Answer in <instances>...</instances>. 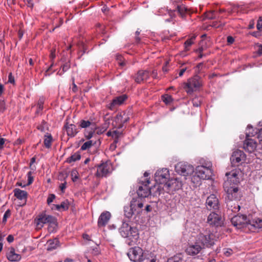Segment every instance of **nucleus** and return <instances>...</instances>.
<instances>
[{
    "label": "nucleus",
    "mask_w": 262,
    "mask_h": 262,
    "mask_svg": "<svg viewBox=\"0 0 262 262\" xmlns=\"http://www.w3.org/2000/svg\"><path fill=\"white\" fill-rule=\"evenodd\" d=\"M43 99H40L38 101L37 104L38 110L37 112L38 113L39 111H41L43 108Z\"/></svg>",
    "instance_id": "obj_46"
},
{
    "label": "nucleus",
    "mask_w": 262,
    "mask_h": 262,
    "mask_svg": "<svg viewBox=\"0 0 262 262\" xmlns=\"http://www.w3.org/2000/svg\"><path fill=\"white\" fill-rule=\"evenodd\" d=\"M139 262H156V259L151 253H143Z\"/></svg>",
    "instance_id": "obj_28"
},
{
    "label": "nucleus",
    "mask_w": 262,
    "mask_h": 262,
    "mask_svg": "<svg viewBox=\"0 0 262 262\" xmlns=\"http://www.w3.org/2000/svg\"><path fill=\"white\" fill-rule=\"evenodd\" d=\"M157 72L156 70H153L152 71V75L154 78H157Z\"/></svg>",
    "instance_id": "obj_63"
},
{
    "label": "nucleus",
    "mask_w": 262,
    "mask_h": 262,
    "mask_svg": "<svg viewBox=\"0 0 262 262\" xmlns=\"http://www.w3.org/2000/svg\"><path fill=\"white\" fill-rule=\"evenodd\" d=\"M55 207L58 210H67L69 208V203L67 201H63L60 205H56Z\"/></svg>",
    "instance_id": "obj_34"
},
{
    "label": "nucleus",
    "mask_w": 262,
    "mask_h": 262,
    "mask_svg": "<svg viewBox=\"0 0 262 262\" xmlns=\"http://www.w3.org/2000/svg\"><path fill=\"white\" fill-rule=\"evenodd\" d=\"M55 49H53L52 50H51L50 57L52 59H53L55 58Z\"/></svg>",
    "instance_id": "obj_58"
},
{
    "label": "nucleus",
    "mask_w": 262,
    "mask_h": 262,
    "mask_svg": "<svg viewBox=\"0 0 262 262\" xmlns=\"http://www.w3.org/2000/svg\"><path fill=\"white\" fill-rule=\"evenodd\" d=\"M8 82L14 84V78L12 76V74L10 73L8 76Z\"/></svg>",
    "instance_id": "obj_52"
},
{
    "label": "nucleus",
    "mask_w": 262,
    "mask_h": 262,
    "mask_svg": "<svg viewBox=\"0 0 262 262\" xmlns=\"http://www.w3.org/2000/svg\"><path fill=\"white\" fill-rule=\"evenodd\" d=\"M7 257L10 261H18L20 260L21 256L20 254L16 253L15 249L11 247L8 249Z\"/></svg>",
    "instance_id": "obj_25"
},
{
    "label": "nucleus",
    "mask_w": 262,
    "mask_h": 262,
    "mask_svg": "<svg viewBox=\"0 0 262 262\" xmlns=\"http://www.w3.org/2000/svg\"><path fill=\"white\" fill-rule=\"evenodd\" d=\"M226 202L227 211L229 214L232 215V213H235L238 212L240 209V206L236 201H227Z\"/></svg>",
    "instance_id": "obj_21"
},
{
    "label": "nucleus",
    "mask_w": 262,
    "mask_h": 262,
    "mask_svg": "<svg viewBox=\"0 0 262 262\" xmlns=\"http://www.w3.org/2000/svg\"><path fill=\"white\" fill-rule=\"evenodd\" d=\"M53 141V138L51 134H47L45 135L44 139V145L45 147L47 148H49L51 146V144Z\"/></svg>",
    "instance_id": "obj_32"
},
{
    "label": "nucleus",
    "mask_w": 262,
    "mask_h": 262,
    "mask_svg": "<svg viewBox=\"0 0 262 262\" xmlns=\"http://www.w3.org/2000/svg\"><path fill=\"white\" fill-rule=\"evenodd\" d=\"M6 109L5 106V103L4 101H1L0 102V111L1 112H4Z\"/></svg>",
    "instance_id": "obj_51"
},
{
    "label": "nucleus",
    "mask_w": 262,
    "mask_h": 262,
    "mask_svg": "<svg viewBox=\"0 0 262 262\" xmlns=\"http://www.w3.org/2000/svg\"><path fill=\"white\" fill-rule=\"evenodd\" d=\"M119 232L124 238H128L132 241L138 238V231L135 227H132L128 224L123 222L119 228Z\"/></svg>",
    "instance_id": "obj_5"
},
{
    "label": "nucleus",
    "mask_w": 262,
    "mask_h": 262,
    "mask_svg": "<svg viewBox=\"0 0 262 262\" xmlns=\"http://www.w3.org/2000/svg\"><path fill=\"white\" fill-rule=\"evenodd\" d=\"M94 133V130H93V128H92V130L90 131H85L84 133L85 137L88 139H91Z\"/></svg>",
    "instance_id": "obj_45"
},
{
    "label": "nucleus",
    "mask_w": 262,
    "mask_h": 262,
    "mask_svg": "<svg viewBox=\"0 0 262 262\" xmlns=\"http://www.w3.org/2000/svg\"><path fill=\"white\" fill-rule=\"evenodd\" d=\"M92 145L93 142L92 140L86 141L81 146V149L82 150L89 149L92 146Z\"/></svg>",
    "instance_id": "obj_38"
},
{
    "label": "nucleus",
    "mask_w": 262,
    "mask_h": 262,
    "mask_svg": "<svg viewBox=\"0 0 262 262\" xmlns=\"http://www.w3.org/2000/svg\"><path fill=\"white\" fill-rule=\"evenodd\" d=\"M182 257L181 254L174 255L173 257L169 258L167 262H181L182 261Z\"/></svg>",
    "instance_id": "obj_36"
},
{
    "label": "nucleus",
    "mask_w": 262,
    "mask_h": 262,
    "mask_svg": "<svg viewBox=\"0 0 262 262\" xmlns=\"http://www.w3.org/2000/svg\"><path fill=\"white\" fill-rule=\"evenodd\" d=\"M80 158L81 156L80 154L77 152H76L67 159V162L69 163H71L72 162H74L76 161L80 160Z\"/></svg>",
    "instance_id": "obj_33"
},
{
    "label": "nucleus",
    "mask_w": 262,
    "mask_h": 262,
    "mask_svg": "<svg viewBox=\"0 0 262 262\" xmlns=\"http://www.w3.org/2000/svg\"><path fill=\"white\" fill-rule=\"evenodd\" d=\"M250 136L251 135L249 131L246 133V139L244 141L243 147L246 151L252 153L256 150L257 143L254 140L249 138Z\"/></svg>",
    "instance_id": "obj_16"
},
{
    "label": "nucleus",
    "mask_w": 262,
    "mask_h": 262,
    "mask_svg": "<svg viewBox=\"0 0 262 262\" xmlns=\"http://www.w3.org/2000/svg\"><path fill=\"white\" fill-rule=\"evenodd\" d=\"M256 27H257V29L258 30H259V31L262 30V17H260L259 18L258 20H257Z\"/></svg>",
    "instance_id": "obj_47"
},
{
    "label": "nucleus",
    "mask_w": 262,
    "mask_h": 262,
    "mask_svg": "<svg viewBox=\"0 0 262 262\" xmlns=\"http://www.w3.org/2000/svg\"><path fill=\"white\" fill-rule=\"evenodd\" d=\"M14 195L18 200H27L28 193L26 191L22 190L18 188H15L13 190Z\"/></svg>",
    "instance_id": "obj_27"
},
{
    "label": "nucleus",
    "mask_w": 262,
    "mask_h": 262,
    "mask_svg": "<svg viewBox=\"0 0 262 262\" xmlns=\"http://www.w3.org/2000/svg\"><path fill=\"white\" fill-rule=\"evenodd\" d=\"M143 207V204L141 201L133 199L130 202V205L125 206L124 208V215L129 219L134 215H138L141 212Z\"/></svg>",
    "instance_id": "obj_3"
},
{
    "label": "nucleus",
    "mask_w": 262,
    "mask_h": 262,
    "mask_svg": "<svg viewBox=\"0 0 262 262\" xmlns=\"http://www.w3.org/2000/svg\"><path fill=\"white\" fill-rule=\"evenodd\" d=\"M37 228L43 227L44 224H48V230L50 232H54L57 226L56 218L52 215L42 212L39 214L35 220Z\"/></svg>",
    "instance_id": "obj_1"
},
{
    "label": "nucleus",
    "mask_w": 262,
    "mask_h": 262,
    "mask_svg": "<svg viewBox=\"0 0 262 262\" xmlns=\"http://www.w3.org/2000/svg\"><path fill=\"white\" fill-rule=\"evenodd\" d=\"M149 77V71L147 70H140L138 72L135 77L136 82L140 83L142 81L147 80Z\"/></svg>",
    "instance_id": "obj_23"
},
{
    "label": "nucleus",
    "mask_w": 262,
    "mask_h": 262,
    "mask_svg": "<svg viewBox=\"0 0 262 262\" xmlns=\"http://www.w3.org/2000/svg\"><path fill=\"white\" fill-rule=\"evenodd\" d=\"M63 128L68 136L72 137L75 136L78 132L75 125L68 122L64 124Z\"/></svg>",
    "instance_id": "obj_26"
},
{
    "label": "nucleus",
    "mask_w": 262,
    "mask_h": 262,
    "mask_svg": "<svg viewBox=\"0 0 262 262\" xmlns=\"http://www.w3.org/2000/svg\"><path fill=\"white\" fill-rule=\"evenodd\" d=\"M112 171V166L110 162H104L97 167L96 176L98 177H106Z\"/></svg>",
    "instance_id": "obj_12"
},
{
    "label": "nucleus",
    "mask_w": 262,
    "mask_h": 262,
    "mask_svg": "<svg viewBox=\"0 0 262 262\" xmlns=\"http://www.w3.org/2000/svg\"><path fill=\"white\" fill-rule=\"evenodd\" d=\"M245 154L243 151L236 150L233 152L230 157L231 164L234 166L238 165L241 162L245 160Z\"/></svg>",
    "instance_id": "obj_17"
},
{
    "label": "nucleus",
    "mask_w": 262,
    "mask_h": 262,
    "mask_svg": "<svg viewBox=\"0 0 262 262\" xmlns=\"http://www.w3.org/2000/svg\"><path fill=\"white\" fill-rule=\"evenodd\" d=\"M48 251L56 249L59 246V241L57 238L49 240L47 242Z\"/></svg>",
    "instance_id": "obj_29"
},
{
    "label": "nucleus",
    "mask_w": 262,
    "mask_h": 262,
    "mask_svg": "<svg viewBox=\"0 0 262 262\" xmlns=\"http://www.w3.org/2000/svg\"><path fill=\"white\" fill-rule=\"evenodd\" d=\"M70 67V64L69 63L67 62L65 64H64L62 67L61 68L62 69L63 73L67 71L68 69H69Z\"/></svg>",
    "instance_id": "obj_48"
},
{
    "label": "nucleus",
    "mask_w": 262,
    "mask_h": 262,
    "mask_svg": "<svg viewBox=\"0 0 262 262\" xmlns=\"http://www.w3.org/2000/svg\"><path fill=\"white\" fill-rule=\"evenodd\" d=\"M207 223L212 226H221L223 224L221 216L213 211L208 216Z\"/></svg>",
    "instance_id": "obj_19"
},
{
    "label": "nucleus",
    "mask_w": 262,
    "mask_h": 262,
    "mask_svg": "<svg viewBox=\"0 0 262 262\" xmlns=\"http://www.w3.org/2000/svg\"><path fill=\"white\" fill-rule=\"evenodd\" d=\"M176 10L182 17H184L188 10L185 5L181 4L177 5Z\"/></svg>",
    "instance_id": "obj_31"
},
{
    "label": "nucleus",
    "mask_w": 262,
    "mask_h": 262,
    "mask_svg": "<svg viewBox=\"0 0 262 262\" xmlns=\"http://www.w3.org/2000/svg\"><path fill=\"white\" fill-rule=\"evenodd\" d=\"M169 171L167 168L159 169L155 174V180L161 184H165L169 179Z\"/></svg>",
    "instance_id": "obj_13"
},
{
    "label": "nucleus",
    "mask_w": 262,
    "mask_h": 262,
    "mask_svg": "<svg viewBox=\"0 0 262 262\" xmlns=\"http://www.w3.org/2000/svg\"><path fill=\"white\" fill-rule=\"evenodd\" d=\"M72 90L74 93L76 92L78 90V88L77 85L75 84L74 80H73V87L72 88Z\"/></svg>",
    "instance_id": "obj_56"
},
{
    "label": "nucleus",
    "mask_w": 262,
    "mask_h": 262,
    "mask_svg": "<svg viewBox=\"0 0 262 262\" xmlns=\"http://www.w3.org/2000/svg\"><path fill=\"white\" fill-rule=\"evenodd\" d=\"M176 171L184 177L191 174L194 172L193 167L187 163L179 162L175 166Z\"/></svg>",
    "instance_id": "obj_10"
},
{
    "label": "nucleus",
    "mask_w": 262,
    "mask_h": 262,
    "mask_svg": "<svg viewBox=\"0 0 262 262\" xmlns=\"http://www.w3.org/2000/svg\"><path fill=\"white\" fill-rule=\"evenodd\" d=\"M241 174V171L238 169H235L230 172H226V176L227 180L225 182H228V186H236L239 183Z\"/></svg>",
    "instance_id": "obj_11"
},
{
    "label": "nucleus",
    "mask_w": 262,
    "mask_h": 262,
    "mask_svg": "<svg viewBox=\"0 0 262 262\" xmlns=\"http://www.w3.org/2000/svg\"><path fill=\"white\" fill-rule=\"evenodd\" d=\"M195 38V36L193 35L190 38L188 39L184 43L185 51H188L189 47L193 44V40Z\"/></svg>",
    "instance_id": "obj_35"
},
{
    "label": "nucleus",
    "mask_w": 262,
    "mask_h": 262,
    "mask_svg": "<svg viewBox=\"0 0 262 262\" xmlns=\"http://www.w3.org/2000/svg\"><path fill=\"white\" fill-rule=\"evenodd\" d=\"M122 134V133L121 132H120L118 130H114L113 132V135L112 136L113 137H115V138H119V137L121 136V135Z\"/></svg>",
    "instance_id": "obj_50"
},
{
    "label": "nucleus",
    "mask_w": 262,
    "mask_h": 262,
    "mask_svg": "<svg viewBox=\"0 0 262 262\" xmlns=\"http://www.w3.org/2000/svg\"><path fill=\"white\" fill-rule=\"evenodd\" d=\"M232 253V250L230 249H227L225 252H224V254L227 256H230Z\"/></svg>",
    "instance_id": "obj_59"
},
{
    "label": "nucleus",
    "mask_w": 262,
    "mask_h": 262,
    "mask_svg": "<svg viewBox=\"0 0 262 262\" xmlns=\"http://www.w3.org/2000/svg\"><path fill=\"white\" fill-rule=\"evenodd\" d=\"M11 215V211L10 209H8L5 213H4L3 218V223L5 224L7 222V220L8 217H9Z\"/></svg>",
    "instance_id": "obj_44"
},
{
    "label": "nucleus",
    "mask_w": 262,
    "mask_h": 262,
    "mask_svg": "<svg viewBox=\"0 0 262 262\" xmlns=\"http://www.w3.org/2000/svg\"><path fill=\"white\" fill-rule=\"evenodd\" d=\"M55 198V195L54 194H50L47 199L48 204H50L51 203H52Z\"/></svg>",
    "instance_id": "obj_49"
},
{
    "label": "nucleus",
    "mask_w": 262,
    "mask_h": 262,
    "mask_svg": "<svg viewBox=\"0 0 262 262\" xmlns=\"http://www.w3.org/2000/svg\"><path fill=\"white\" fill-rule=\"evenodd\" d=\"M125 116V113H120L116 115L115 118V121L116 123V125L118 126V128H121L123 126V117Z\"/></svg>",
    "instance_id": "obj_30"
},
{
    "label": "nucleus",
    "mask_w": 262,
    "mask_h": 262,
    "mask_svg": "<svg viewBox=\"0 0 262 262\" xmlns=\"http://www.w3.org/2000/svg\"><path fill=\"white\" fill-rule=\"evenodd\" d=\"M143 254V250L140 247H135L129 249L127 255L130 260L136 262L139 261Z\"/></svg>",
    "instance_id": "obj_14"
},
{
    "label": "nucleus",
    "mask_w": 262,
    "mask_h": 262,
    "mask_svg": "<svg viewBox=\"0 0 262 262\" xmlns=\"http://www.w3.org/2000/svg\"><path fill=\"white\" fill-rule=\"evenodd\" d=\"M182 183L178 178L169 179L164 184L162 189L166 192L172 194L182 188Z\"/></svg>",
    "instance_id": "obj_8"
},
{
    "label": "nucleus",
    "mask_w": 262,
    "mask_h": 262,
    "mask_svg": "<svg viewBox=\"0 0 262 262\" xmlns=\"http://www.w3.org/2000/svg\"><path fill=\"white\" fill-rule=\"evenodd\" d=\"M71 176L72 177V181L75 182L78 179V173L75 169H73L71 171Z\"/></svg>",
    "instance_id": "obj_42"
},
{
    "label": "nucleus",
    "mask_w": 262,
    "mask_h": 262,
    "mask_svg": "<svg viewBox=\"0 0 262 262\" xmlns=\"http://www.w3.org/2000/svg\"><path fill=\"white\" fill-rule=\"evenodd\" d=\"M66 185H67L66 182H64L63 183H62L60 185L59 188L62 192H63L64 191V190L66 188Z\"/></svg>",
    "instance_id": "obj_53"
},
{
    "label": "nucleus",
    "mask_w": 262,
    "mask_h": 262,
    "mask_svg": "<svg viewBox=\"0 0 262 262\" xmlns=\"http://www.w3.org/2000/svg\"><path fill=\"white\" fill-rule=\"evenodd\" d=\"M215 241V235L209 231L205 230L203 233H200L196 239L202 247H210L214 244Z\"/></svg>",
    "instance_id": "obj_6"
},
{
    "label": "nucleus",
    "mask_w": 262,
    "mask_h": 262,
    "mask_svg": "<svg viewBox=\"0 0 262 262\" xmlns=\"http://www.w3.org/2000/svg\"><path fill=\"white\" fill-rule=\"evenodd\" d=\"M258 138L260 141H262V128L259 130Z\"/></svg>",
    "instance_id": "obj_61"
},
{
    "label": "nucleus",
    "mask_w": 262,
    "mask_h": 262,
    "mask_svg": "<svg viewBox=\"0 0 262 262\" xmlns=\"http://www.w3.org/2000/svg\"><path fill=\"white\" fill-rule=\"evenodd\" d=\"M33 172L31 171H30L27 173V177H28V183L27 184V185H30L31 184L33 181L34 178L32 176Z\"/></svg>",
    "instance_id": "obj_43"
},
{
    "label": "nucleus",
    "mask_w": 262,
    "mask_h": 262,
    "mask_svg": "<svg viewBox=\"0 0 262 262\" xmlns=\"http://www.w3.org/2000/svg\"><path fill=\"white\" fill-rule=\"evenodd\" d=\"M4 86L2 84H0V96L3 93Z\"/></svg>",
    "instance_id": "obj_64"
},
{
    "label": "nucleus",
    "mask_w": 262,
    "mask_h": 262,
    "mask_svg": "<svg viewBox=\"0 0 262 262\" xmlns=\"http://www.w3.org/2000/svg\"><path fill=\"white\" fill-rule=\"evenodd\" d=\"M116 58L120 67H123L125 64L123 60V58L121 55H117Z\"/></svg>",
    "instance_id": "obj_41"
},
{
    "label": "nucleus",
    "mask_w": 262,
    "mask_h": 262,
    "mask_svg": "<svg viewBox=\"0 0 262 262\" xmlns=\"http://www.w3.org/2000/svg\"><path fill=\"white\" fill-rule=\"evenodd\" d=\"M234 41V39L232 36H229L227 37V42L229 44H232Z\"/></svg>",
    "instance_id": "obj_55"
},
{
    "label": "nucleus",
    "mask_w": 262,
    "mask_h": 262,
    "mask_svg": "<svg viewBox=\"0 0 262 262\" xmlns=\"http://www.w3.org/2000/svg\"><path fill=\"white\" fill-rule=\"evenodd\" d=\"M111 216V213L108 211L102 212L100 215L98 220V226L99 227H103L109 221Z\"/></svg>",
    "instance_id": "obj_24"
},
{
    "label": "nucleus",
    "mask_w": 262,
    "mask_h": 262,
    "mask_svg": "<svg viewBox=\"0 0 262 262\" xmlns=\"http://www.w3.org/2000/svg\"><path fill=\"white\" fill-rule=\"evenodd\" d=\"M92 124V123L88 120H82L80 122V126L81 128H86Z\"/></svg>",
    "instance_id": "obj_39"
},
{
    "label": "nucleus",
    "mask_w": 262,
    "mask_h": 262,
    "mask_svg": "<svg viewBox=\"0 0 262 262\" xmlns=\"http://www.w3.org/2000/svg\"><path fill=\"white\" fill-rule=\"evenodd\" d=\"M212 171L209 166L206 167L202 165L198 166L195 168V175L191 178V181L194 183L195 181L199 182L197 179H208L211 176Z\"/></svg>",
    "instance_id": "obj_7"
},
{
    "label": "nucleus",
    "mask_w": 262,
    "mask_h": 262,
    "mask_svg": "<svg viewBox=\"0 0 262 262\" xmlns=\"http://www.w3.org/2000/svg\"><path fill=\"white\" fill-rule=\"evenodd\" d=\"M202 99L199 97H195L193 98L192 100V103L193 105L195 107H198L200 106L202 103Z\"/></svg>",
    "instance_id": "obj_37"
},
{
    "label": "nucleus",
    "mask_w": 262,
    "mask_h": 262,
    "mask_svg": "<svg viewBox=\"0 0 262 262\" xmlns=\"http://www.w3.org/2000/svg\"><path fill=\"white\" fill-rule=\"evenodd\" d=\"M150 181L147 178L145 182H143L142 185L139 186L137 193L139 196L141 198H146L150 194V187L148 186Z\"/></svg>",
    "instance_id": "obj_15"
},
{
    "label": "nucleus",
    "mask_w": 262,
    "mask_h": 262,
    "mask_svg": "<svg viewBox=\"0 0 262 262\" xmlns=\"http://www.w3.org/2000/svg\"><path fill=\"white\" fill-rule=\"evenodd\" d=\"M7 241L9 243H12L14 241V237L12 235H9L7 237Z\"/></svg>",
    "instance_id": "obj_57"
},
{
    "label": "nucleus",
    "mask_w": 262,
    "mask_h": 262,
    "mask_svg": "<svg viewBox=\"0 0 262 262\" xmlns=\"http://www.w3.org/2000/svg\"><path fill=\"white\" fill-rule=\"evenodd\" d=\"M258 47V48L257 50V52L258 55H262V45H259Z\"/></svg>",
    "instance_id": "obj_60"
},
{
    "label": "nucleus",
    "mask_w": 262,
    "mask_h": 262,
    "mask_svg": "<svg viewBox=\"0 0 262 262\" xmlns=\"http://www.w3.org/2000/svg\"><path fill=\"white\" fill-rule=\"evenodd\" d=\"M162 100L165 104H168L171 102L172 98L170 95H165L162 96Z\"/></svg>",
    "instance_id": "obj_40"
},
{
    "label": "nucleus",
    "mask_w": 262,
    "mask_h": 262,
    "mask_svg": "<svg viewBox=\"0 0 262 262\" xmlns=\"http://www.w3.org/2000/svg\"><path fill=\"white\" fill-rule=\"evenodd\" d=\"M229 183L225 182L224 184V188L226 192L227 196L226 198V201H236V200L239 198L238 187L236 186H228Z\"/></svg>",
    "instance_id": "obj_9"
},
{
    "label": "nucleus",
    "mask_w": 262,
    "mask_h": 262,
    "mask_svg": "<svg viewBox=\"0 0 262 262\" xmlns=\"http://www.w3.org/2000/svg\"><path fill=\"white\" fill-rule=\"evenodd\" d=\"M232 225L237 228H242L245 227L247 225L250 224L255 227L260 228L262 227V220H259L254 222L250 220L249 216L247 217L245 215H237L233 216L231 220Z\"/></svg>",
    "instance_id": "obj_2"
},
{
    "label": "nucleus",
    "mask_w": 262,
    "mask_h": 262,
    "mask_svg": "<svg viewBox=\"0 0 262 262\" xmlns=\"http://www.w3.org/2000/svg\"><path fill=\"white\" fill-rule=\"evenodd\" d=\"M202 248L203 247L199 243H198V242L196 241L194 245H189L187 248L186 252L188 255H195L201 251Z\"/></svg>",
    "instance_id": "obj_22"
},
{
    "label": "nucleus",
    "mask_w": 262,
    "mask_h": 262,
    "mask_svg": "<svg viewBox=\"0 0 262 262\" xmlns=\"http://www.w3.org/2000/svg\"><path fill=\"white\" fill-rule=\"evenodd\" d=\"M207 209L213 211H217L219 208V201L216 195L214 194L210 195L207 199L206 202Z\"/></svg>",
    "instance_id": "obj_18"
},
{
    "label": "nucleus",
    "mask_w": 262,
    "mask_h": 262,
    "mask_svg": "<svg viewBox=\"0 0 262 262\" xmlns=\"http://www.w3.org/2000/svg\"><path fill=\"white\" fill-rule=\"evenodd\" d=\"M186 68L182 69L179 72V76H182L183 75L184 73L186 71Z\"/></svg>",
    "instance_id": "obj_62"
},
{
    "label": "nucleus",
    "mask_w": 262,
    "mask_h": 262,
    "mask_svg": "<svg viewBox=\"0 0 262 262\" xmlns=\"http://www.w3.org/2000/svg\"><path fill=\"white\" fill-rule=\"evenodd\" d=\"M203 85L202 78L198 75L188 79L187 82L184 83V89L187 93L191 94L200 89Z\"/></svg>",
    "instance_id": "obj_4"
},
{
    "label": "nucleus",
    "mask_w": 262,
    "mask_h": 262,
    "mask_svg": "<svg viewBox=\"0 0 262 262\" xmlns=\"http://www.w3.org/2000/svg\"><path fill=\"white\" fill-rule=\"evenodd\" d=\"M126 99L127 96L126 95L116 97L108 104L107 107L111 110H113L116 107L121 105Z\"/></svg>",
    "instance_id": "obj_20"
},
{
    "label": "nucleus",
    "mask_w": 262,
    "mask_h": 262,
    "mask_svg": "<svg viewBox=\"0 0 262 262\" xmlns=\"http://www.w3.org/2000/svg\"><path fill=\"white\" fill-rule=\"evenodd\" d=\"M6 139L3 138H0V149L4 148V144L5 142Z\"/></svg>",
    "instance_id": "obj_54"
}]
</instances>
